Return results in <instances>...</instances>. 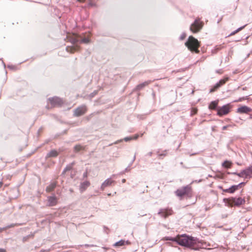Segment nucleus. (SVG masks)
Returning <instances> with one entry per match:
<instances>
[{"mask_svg":"<svg viewBox=\"0 0 252 252\" xmlns=\"http://www.w3.org/2000/svg\"><path fill=\"white\" fill-rule=\"evenodd\" d=\"M48 204L49 206H53L56 205L57 203V198L53 196L48 197Z\"/></svg>","mask_w":252,"mask_h":252,"instance_id":"f3484780","label":"nucleus"},{"mask_svg":"<svg viewBox=\"0 0 252 252\" xmlns=\"http://www.w3.org/2000/svg\"><path fill=\"white\" fill-rule=\"evenodd\" d=\"M83 149V147L81 145H76L74 147V150L76 152H78L81 150Z\"/></svg>","mask_w":252,"mask_h":252,"instance_id":"393cba45","label":"nucleus"},{"mask_svg":"<svg viewBox=\"0 0 252 252\" xmlns=\"http://www.w3.org/2000/svg\"><path fill=\"white\" fill-rule=\"evenodd\" d=\"M1 185H2V183H0V187L1 186Z\"/></svg>","mask_w":252,"mask_h":252,"instance_id":"a19ab883","label":"nucleus"},{"mask_svg":"<svg viewBox=\"0 0 252 252\" xmlns=\"http://www.w3.org/2000/svg\"><path fill=\"white\" fill-rule=\"evenodd\" d=\"M90 185V183L89 181H86L85 182H82L80 187V190L81 192L84 191Z\"/></svg>","mask_w":252,"mask_h":252,"instance_id":"a211bd4d","label":"nucleus"},{"mask_svg":"<svg viewBox=\"0 0 252 252\" xmlns=\"http://www.w3.org/2000/svg\"><path fill=\"white\" fill-rule=\"evenodd\" d=\"M244 27H245V26L238 28L237 30H236L235 31L232 32L230 35H233V34H235L236 33L238 32H239L240 31L242 30Z\"/></svg>","mask_w":252,"mask_h":252,"instance_id":"a878e982","label":"nucleus"},{"mask_svg":"<svg viewBox=\"0 0 252 252\" xmlns=\"http://www.w3.org/2000/svg\"><path fill=\"white\" fill-rule=\"evenodd\" d=\"M176 242L179 245L194 250L199 249H211V245L206 242L199 240L197 238L189 236L187 235H179L174 238L168 239Z\"/></svg>","mask_w":252,"mask_h":252,"instance_id":"f257e3e1","label":"nucleus"},{"mask_svg":"<svg viewBox=\"0 0 252 252\" xmlns=\"http://www.w3.org/2000/svg\"><path fill=\"white\" fill-rule=\"evenodd\" d=\"M58 155V152L56 150H52L47 154L46 158L50 157H55Z\"/></svg>","mask_w":252,"mask_h":252,"instance_id":"aec40b11","label":"nucleus"},{"mask_svg":"<svg viewBox=\"0 0 252 252\" xmlns=\"http://www.w3.org/2000/svg\"><path fill=\"white\" fill-rule=\"evenodd\" d=\"M245 202V199L241 197L234 198L232 197L229 199V203L233 205L239 206L244 204Z\"/></svg>","mask_w":252,"mask_h":252,"instance_id":"0eeeda50","label":"nucleus"},{"mask_svg":"<svg viewBox=\"0 0 252 252\" xmlns=\"http://www.w3.org/2000/svg\"><path fill=\"white\" fill-rule=\"evenodd\" d=\"M231 164L232 163L230 161L226 160L222 163V165L225 168H230Z\"/></svg>","mask_w":252,"mask_h":252,"instance_id":"b1692460","label":"nucleus"},{"mask_svg":"<svg viewBox=\"0 0 252 252\" xmlns=\"http://www.w3.org/2000/svg\"><path fill=\"white\" fill-rule=\"evenodd\" d=\"M126 182V180L125 179H123L122 180V182L124 183Z\"/></svg>","mask_w":252,"mask_h":252,"instance_id":"e433bc0d","label":"nucleus"},{"mask_svg":"<svg viewBox=\"0 0 252 252\" xmlns=\"http://www.w3.org/2000/svg\"><path fill=\"white\" fill-rule=\"evenodd\" d=\"M47 252V251H46V250H41V251H40V252Z\"/></svg>","mask_w":252,"mask_h":252,"instance_id":"72a5a7b5","label":"nucleus"},{"mask_svg":"<svg viewBox=\"0 0 252 252\" xmlns=\"http://www.w3.org/2000/svg\"><path fill=\"white\" fill-rule=\"evenodd\" d=\"M13 226V224H11V225H9V226H7V227L9 228V227H12Z\"/></svg>","mask_w":252,"mask_h":252,"instance_id":"c9c22d12","label":"nucleus"},{"mask_svg":"<svg viewBox=\"0 0 252 252\" xmlns=\"http://www.w3.org/2000/svg\"><path fill=\"white\" fill-rule=\"evenodd\" d=\"M252 111V109L247 106H242L237 110V112L240 114L248 113Z\"/></svg>","mask_w":252,"mask_h":252,"instance_id":"f8f14e48","label":"nucleus"},{"mask_svg":"<svg viewBox=\"0 0 252 252\" xmlns=\"http://www.w3.org/2000/svg\"><path fill=\"white\" fill-rule=\"evenodd\" d=\"M2 63H3V65H4V67H5V63H4V62H2Z\"/></svg>","mask_w":252,"mask_h":252,"instance_id":"4c0bfd02","label":"nucleus"},{"mask_svg":"<svg viewBox=\"0 0 252 252\" xmlns=\"http://www.w3.org/2000/svg\"><path fill=\"white\" fill-rule=\"evenodd\" d=\"M138 137H139V135L138 134H135L134 136L125 137L123 139V140H124L126 142H128V141H129L130 140H136V139H137V138ZM122 141H123V139H121V140H120L119 141H116L115 143V144H117L119 142H121Z\"/></svg>","mask_w":252,"mask_h":252,"instance_id":"dca6fc26","label":"nucleus"},{"mask_svg":"<svg viewBox=\"0 0 252 252\" xmlns=\"http://www.w3.org/2000/svg\"><path fill=\"white\" fill-rule=\"evenodd\" d=\"M8 67L11 69H14L15 68V67L13 65H8Z\"/></svg>","mask_w":252,"mask_h":252,"instance_id":"c85d7f7f","label":"nucleus"},{"mask_svg":"<svg viewBox=\"0 0 252 252\" xmlns=\"http://www.w3.org/2000/svg\"><path fill=\"white\" fill-rule=\"evenodd\" d=\"M56 184L55 183H53L51 184L49 186L46 188V191L48 192L51 191L55 187Z\"/></svg>","mask_w":252,"mask_h":252,"instance_id":"4be33fe9","label":"nucleus"},{"mask_svg":"<svg viewBox=\"0 0 252 252\" xmlns=\"http://www.w3.org/2000/svg\"><path fill=\"white\" fill-rule=\"evenodd\" d=\"M216 72L217 73H220V74H221L222 73V71L221 69H220V70H217L216 71Z\"/></svg>","mask_w":252,"mask_h":252,"instance_id":"7c9ffc66","label":"nucleus"},{"mask_svg":"<svg viewBox=\"0 0 252 252\" xmlns=\"http://www.w3.org/2000/svg\"><path fill=\"white\" fill-rule=\"evenodd\" d=\"M78 0L79 1H85V0Z\"/></svg>","mask_w":252,"mask_h":252,"instance_id":"ea45409f","label":"nucleus"},{"mask_svg":"<svg viewBox=\"0 0 252 252\" xmlns=\"http://www.w3.org/2000/svg\"><path fill=\"white\" fill-rule=\"evenodd\" d=\"M228 79L229 77H225L223 79L220 80V81L218 82L217 84H216L214 87L210 90V92L212 93L214 92L218 88H220L222 85L226 83V82L228 80Z\"/></svg>","mask_w":252,"mask_h":252,"instance_id":"9d476101","label":"nucleus"},{"mask_svg":"<svg viewBox=\"0 0 252 252\" xmlns=\"http://www.w3.org/2000/svg\"><path fill=\"white\" fill-rule=\"evenodd\" d=\"M63 103V101L62 99L59 97L54 96L49 97L47 99V104L46 108L48 109H49L53 107H59L61 106Z\"/></svg>","mask_w":252,"mask_h":252,"instance_id":"20e7f679","label":"nucleus"},{"mask_svg":"<svg viewBox=\"0 0 252 252\" xmlns=\"http://www.w3.org/2000/svg\"><path fill=\"white\" fill-rule=\"evenodd\" d=\"M87 173L86 172L84 173L83 177H87Z\"/></svg>","mask_w":252,"mask_h":252,"instance_id":"473e14b6","label":"nucleus"},{"mask_svg":"<svg viewBox=\"0 0 252 252\" xmlns=\"http://www.w3.org/2000/svg\"><path fill=\"white\" fill-rule=\"evenodd\" d=\"M186 37V34L185 32H183L181 34V36H180V39L182 40L185 38Z\"/></svg>","mask_w":252,"mask_h":252,"instance_id":"bb28decb","label":"nucleus"},{"mask_svg":"<svg viewBox=\"0 0 252 252\" xmlns=\"http://www.w3.org/2000/svg\"><path fill=\"white\" fill-rule=\"evenodd\" d=\"M66 40L70 41L73 44L75 43H88L90 42V39L88 37H83L82 36L74 33H67ZM66 50L67 52H73L76 50V47L74 45L72 46L69 47L67 46L66 47Z\"/></svg>","mask_w":252,"mask_h":252,"instance_id":"f03ea898","label":"nucleus"},{"mask_svg":"<svg viewBox=\"0 0 252 252\" xmlns=\"http://www.w3.org/2000/svg\"><path fill=\"white\" fill-rule=\"evenodd\" d=\"M150 83V81H145V82L138 85L136 87V89L137 90H140L142 89L143 88L147 86Z\"/></svg>","mask_w":252,"mask_h":252,"instance_id":"412c9836","label":"nucleus"},{"mask_svg":"<svg viewBox=\"0 0 252 252\" xmlns=\"http://www.w3.org/2000/svg\"><path fill=\"white\" fill-rule=\"evenodd\" d=\"M190 190V188L188 187H185L182 189H178L176 191V195L179 197H182L185 195L188 194Z\"/></svg>","mask_w":252,"mask_h":252,"instance_id":"6e6552de","label":"nucleus"},{"mask_svg":"<svg viewBox=\"0 0 252 252\" xmlns=\"http://www.w3.org/2000/svg\"><path fill=\"white\" fill-rule=\"evenodd\" d=\"M230 107L228 105H223L218 109V114L219 116L226 115L229 112Z\"/></svg>","mask_w":252,"mask_h":252,"instance_id":"1a4fd4ad","label":"nucleus"},{"mask_svg":"<svg viewBox=\"0 0 252 252\" xmlns=\"http://www.w3.org/2000/svg\"><path fill=\"white\" fill-rule=\"evenodd\" d=\"M172 214V211L170 209H161L158 212V214L165 218L171 215Z\"/></svg>","mask_w":252,"mask_h":252,"instance_id":"ddd939ff","label":"nucleus"},{"mask_svg":"<svg viewBox=\"0 0 252 252\" xmlns=\"http://www.w3.org/2000/svg\"><path fill=\"white\" fill-rule=\"evenodd\" d=\"M113 182H114V181H113L111 178L106 179L101 185V190H104L106 187L110 186Z\"/></svg>","mask_w":252,"mask_h":252,"instance_id":"2eb2a0df","label":"nucleus"},{"mask_svg":"<svg viewBox=\"0 0 252 252\" xmlns=\"http://www.w3.org/2000/svg\"><path fill=\"white\" fill-rule=\"evenodd\" d=\"M0 252H6V251L3 249H0Z\"/></svg>","mask_w":252,"mask_h":252,"instance_id":"2f4dec72","label":"nucleus"},{"mask_svg":"<svg viewBox=\"0 0 252 252\" xmlns=\"http://www.w3.org/2000/svg\"><path fill=\"white\" fill-rule=\"evenodd\" d=\"M70 169V166H67L65 169H64V171H68V170H69Z\"/></svg>","mask_w":252,"mask_h":252,"instance_id":"c756f323","label":"nucleus"},{"mask_svg":"<svg viewBox=\"0 0 252 252\" xmlns=\"http://www.w3.org/2000/svg\"><path fill=\"white\" fill-rule=\"evenodd\" d=\"M243 184H245V183H241L240 184H239L238 185L232 186H231L230 188H229L228 189H224L223 191L226 192H228V193H232L235 190H237L238 189V188H239V187L240 186H241V185H243Z\"/></svg>","mask_w":252,"mask_h":252,"instance_id":"4468645a","label":"nucleus"},{"mask_svg":"<svg viewBox=\"0 0 252 252\" xmlns=\"http://www.w3.org/2000/svg\"><path fill=\"white\" fill-rule=\"evenodd\" d=\"M129 242L128 241H125V240H121L114 244L115 247H121L125 245V244H129Z\"/></svg>","mask_w":252,"mask_h":252,"instance_id":"6ab92c4d","label":"nucleus"},{"mask_svg":"<svg viewBox=\"0 0 252 252\" xmlns=\"http://www.w3.org/2000/svg\"><path fill=\"white\" fill-rule=\"evenodd\" d=\"M185 45L190 51L195 52L196 53H199V42L197 39L192 36H189L188 40L185 43Z\"/></svg>","mask_w":252,"mask_h":252,"instance_id":"7ed1b4c3","label":"nucleus"},{"mask_svg":"<svg viewBox=\"0 0 252 252\" xmlns=\"http://www.w3.org/2000/svg\"><path fill=\"white\" fill-rule=\"evenodd\" d=\"M233 174L237 175L238 176L245 179L252 178V164L245 169L242 170L240 173L234 172Z\"/></svg>","mask_w":252,"mask_h":252,"instance_id":"39448f33","label":"nucleus"},{"mask_svg":"<svg viewBox=\"0 0 252 252\" xmlns=\"http://www.w3.org/2000/svg\"><path fill=\"white\" fill-rule=\"evenodd\" d=\"M203 25V23L200 21V19H196L191 25L190 30L193 33L197 32L202 29Z\"/></svg>","mask_w":252,"mask_h":252,"instance_id":"423d86ee","label":"nucleus"},{"mask_svg":"<svg viewBox=\"0 0 252 252\" xmlns=\"http://www.w3.org/2000/svg\"><path fill=\"white\" fill-rule=\"evenodd\" d=\"M246 99H247V97H243L239 98L238 100H235L234 102H240Z\"/></svg>","mask_w":252,"mask_h":252,"instance_id":"cd10ccee","label":"nucleus"},{"mask_svg":"<svg viewBox=\"0 0 252 252\" xmlns=\"http://www.w3.org/2000/svg\"><path fill=\"white\" fill-rule=\"evenodd\" d=\"M5 229V228H0V230H4Z\"/></svg>","mask_w":252,"mask_h":252,"instance_id":"58836bf2","label":"nucleus"},{"mask_svg":"<svg viewBox=\"0 0 252 252\" xmlns=\"http://www.w3.org/2000/svg\"><path fill=\"white\" fill-rule=\"evenodd\" d=\"M226 127H227V126H224L222 127V129H223V130L226 129Z\"/></svg>","mask_w":252,"mask_h":252,"instance_id":"f704fd0d","label":"nucleus"},{"mask_svg":"<svg viewBox=\"0 0 252 252\" xmlns=\"http://www.w3.org/2000/svg\"><path fill=\"white\" fill-rule=\"evenodd\" d=\"M218 102L217 101H214L211 102L209 105V108L210 109H215L218 105Z\"/></svg>","mask_w":252,"mask_h":252,"instance_id":"5701e85b","label":"nucleus"},{"mask_svg":"<svg viewBox=\"0 0 252 252\" xmlns=\"http://www.w3.org/2000/svg\"><path fill=\"white\" fill-rule=\"evenodd\" d=\"M87 111V108L85 105L81 106L76 108L74 111V115L76 116H80L84 114Z\"/></svg>","mask_w":252,"mask_h":252,"instance_id":"9b49d317","label":"nucleus"}]
</instances>
